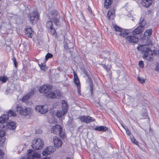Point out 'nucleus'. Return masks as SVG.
<instances>
[{
	"label": "nucleus",
	"instance_id": "nucleus-1",
	"mask_svg": "<svg viewBox=\"0 0 159 159\" xmlns=\"http://www.w3.org/2000/svg\"><path fill=\"white\" fill-rule=\"evenodd\" d=\"M52 87L48 84H45L40 87L39 91L48 95V98L51 99L58 98L61 97L60 92L58 90L52 91Z\"/></svg>",
	"mask_w": 159,
	"mask_h": 159
},
{
	"label": "nucleus",
	"instance_id": "nucleus-2",
	"mask_svg": "<svg viewBox=\"0 0 159 159\" xmlns=\"http://www.w3.org/2000/svg\"><path fill=\"white\" fill-rule=\"evenodd\" d=\"M137 48L139 50L142 52L143 58L148 61L152 60V56L157 54V51L151 50L149 48H147L145 45H140Z\"/></svg>",
	"mask_w": 159,
	"mask_h": 159
},
{
	"label": "nucleus",
	"instance_id": "nucleus-3",
	"mask_svg": "<svg viewBox=\"0 0 159 159\" xmlns=\"http://www.w3.org/2000/svg\"><path fill=\"white\" fill-rule=\"evenodd\" d=\"M27 153L25 157L21 156L20 159H40V153L32 149L27 151Z\"/></svg>",
	"mask_w": 159,
	"mask_h": 159
},
{
	"label": "nucleus",
	"instance_id": "nucleus-4",
	"mask_svg": "<svg viewBox=\"0 0 159 159\" xmlns=\"http://www.w3.org/2000/svg\"><path fill=\"white\" fill-rule=\"evenodd\" d=\"M16 111L21 115L26 116L32 112V109L30 107L23 106L20 104H18L16 107Z\"/></svg>",
	"mask_w": 159,
	"mask_h": 159
},
{
	"label": "nucleus",
	"instance_id": "nucleus-5",
	"mask_svg": "<svg viewBox=\"0 0 159 159\" xmlns=\"http://www.w3.org/2000/svg\"><path fill=\"white\" fill-rule=\"evenodd\" d=\"M113 26L115 30L119 33V34H119L121 37H125L131 33L130 29H124L123 30L122 28L115 25H114Z\"/></svg>",
	"mask_w": 159,
	"mask_h": 159
},
{
	"label": "nucleus",
	"instance_id": "nucleus-6",
	"mask_svg": "<svg viewBox=\"0 0 159 159\" xmlns=\"http://www.w3.org/2000/svg\"><path fill=\"white\" fill-rule=\"evenodd\" d=\"M43 146V141L40 138H38L32 142V147L34 149H40L42 148Z\"/></svg>",
	"mask_w": 159,
	"mask_h": 159
},
{
	"label": "nucleus",
	"instance_id": "nucleus-7",
	"mask_svg": "<svg viewBox=\"0 0 159 159\" xmlns=\"http://www.w3.org/2000/svg\"><path fill=\"white\" fill-rule=\"evenodd\" d=\"M28 17L32 24H34L39 20V15L37 11H33L28 14Z\"/></svg>",
	"mask_w": 159,
	"mask_h": 159
},
{
	"label": "nucleus",
	"instance_id": "nucleus-8",
	"mask_svg": "<svg viewBox=\"0 0 159 159\" xmlns=\"http://www.w3.org/2000/svg\"><path fill=\"white\" fill-rule=\"evenodd\" d=\"M8 115H3L0 117V123H4V122L7 121L9 118V116H12L15 117L16 115V113L11 110H9L8 112Z\"/></svg>",
	"mask_w": 159,
	"mask_h": 159
},
{
	"label": "nucleus",
	"instance_id": "nucleus-9",
	"mask_svg": "<svg viewBox=\"0 0 159 159\" xmlns=\"http://www.w3.org/2000/svg\"><path fill=\"white\" fill-rule=\"evenodd\" d=\"M35 109L40 113L44 114L48 111V107L47 105H38L35 107Z\"/></svg>",
	"mask_w": 159,
	"mask_h": 159
},
{
	"label": "nucleus",
	"instance_id": "nucleus-10",
	"mask_svg": "<svg viewBox=\"0 0 159 159\" xmlns=\"http://www.w3.org/2000/svg\"><path fill=\"white\" fill-rule=\"evenodd\" d=\"M55 151V149L52 146H49L46 148L43 151L42 154L43 156H47L53 153Z\"/></svg>",
	"mask_w": 159,
	"mask_h": 159
},
{
	"label": "nucleus",
	"instance_id": "nucleus-11",
	"mask_svg": "<svg viewBox=\"0 0 159 159\" xmlns=\"http://www.w3.org/2000/svg\"><path fill=\"white\" fill-rule=\"evenodd\" d=\"M62 130V129L60 125H56L55 126H53L52 129L51 131L52 133L55 134H58V135L60 136H61Z\"/></svg>",
	"mask_w": 159,
	"mask_h": 159
},
{
	"label": "nucleus",
	"instance_id": "nucleus-12",
	"mask_svg": "<svg viewBox=\"0 0 159 159\" xmlns=\"http://www.w3.org/2000/svg\"><path fill=\"white\" fill-rule=\"evenodd\" d=\"M4 129L3 125H0V146H2L5 141L4 136L5 135L6 133Z\"/></svg>",
	"mask_w": 159,
	"mask_h": 159
},
{
	"label": "nucleus",
	"instance_id": "nucleus-13",
	"mask_svg": "<svg viewBox=\"0 0 159 159\" xmlns=\"http://www.w3.org/2000/svg\"><path fill=\"white\" fill-rule=\"evenodd\" d=\"M46 27L49 29L50 33L52 35L57 36V33L55 30L52 28L53 24L52 21H48L46 25Z\"/></svg>",
	"mask_w": 159,
	"mask_h": 159
},
{
	"label": "nucleus",
	"instance_id": "nucleus-14",
	"mask_svg": "<svg viewBox=\"0 0 159 159\" xmlns=\"http://www.w3.org/2000/svg\"><path fill=\"white\" fill-rule=\"evenodd\" d=\"M127 41L130 43H135L138 42V38L135 35H129L126 38Z\"/></svg>",
	"mask_w": 159,
	"mask_h": 159
},
{
	"label": "nucleus",
	"instance_id": "nucleus-15",
	"mask_svg": "<svg viewBox=\"0 0 159 159\" xmlns=\"http://www.w3.org/2000/svg\"><path fill=\"white\" fill-rule=\"evenodd\" d=\"M53 143L55 147L59 148L62 145V142L59 137L55 136L53 138Z\"/></svg>",
	"mask_w": 159,
	"mask_h": 159
},
{
	"label": "nucleus",
	"instance_id": "nucleus-16",
	"mask_svg": "<svg viewBox=\"0 0 159 159\" xmlns=\"http://www.w3.org/2000/svg\"><path fill=\"white\" fill-rule=\"evenodd\" d=\"M139 26L136 28L133 31L131 30L130 32L132 33L133 34L136 35L139 34L143 29L144 25H142L140 22L139 23Z\"/></svg>",
	"mask_w": 159,
	"mask_h": 159
},
{
	"label": "nucleus",
	"instance_id": "nucleus-17",
	"mask_svg": "<svg viewBox=\"0 0 159 159\" xmlns=\"http://www.w3.org/2000/svg\"><path fill=\"white\" fill-rule=\"evenodd\" d=\"M34 94V92L33 90L24 96L22 99V101L23 102H25L28 101L30 98V96L33 95Z\"/></svg>",
	"mask_w": 159,
	"mask_h": 159
},
{
	"label": "nucleus",
	"instance_id": "nucleus-18",
	"mask_svg": "<svg viewBox=\"0 0 159 159\" xmlns=\"http://www.w3.org/2000/svg\"><path fill=\"white\" fill-rule=\"evenodd\" d=\"M66 113H64V111L63 110L62 111L60 110L57 111L56 115L57 117L59 118V120L61 121L64 118V116Z\"/></svg>",
	"mask_w": 159,
	"mask_h": 159
},
{
	"label": "nucleus",
	"instance_id": "nucleus-19",
	"mask_svg": "<svg viewBox=\"0 0 159 159\" xmlns=\"http://www.w3.org/2000/svg\"><path fill=\"white\" fill-rule=\"evenodd\" d=\"M26 34L29 37L31 38L33 34V31L32 30L31 27H27L25 29Z\"/></svg>",
	"mask_w": 159,
	"mask_h": 159
},
{
	"label": "nucleus",
	"instance_id": "nucleus-20",
	"mask_svg": "<svg viewBox=\"0 0 159 159\" xmlns=\"http://www.w3.org/2000/svg\"><path fill=\"white\" fill-rule=\"evenodd\" d=\"M61 107L64 113H67L68 109V105L65 100H62L61 101Z\"/></svg>",
	"mask_w": 159,
	"mask_h": 159
},
{
	"label": "nucleus",
	"instance_id": "nucleus-21",
	"mask_svg": "<svg viewBox=\"0 0 159 159\" xmlns=\"http://www.w3.org/2000/svg\"><path fill=\"white\" fill-rule=\"evenodd\" d=\"M115 13L114 9H112L109 10L107 13V16L109 17V19L112 20L115 16Z\"/></svg>",
	"mask_w": 159,
	"mask_h": 159
},
{
	"label": "nucleus",
	"instance_id": "nucleus-22",
	"mask_svg": "<svg viewBox=\"0 0 159 159\" xmlns=\"http://www.w3.org/2000/svg\"><path fill=\"white\" fill-rule=\"evenodd\" d=\"M7 126L10 130H14L16 128V124L13 121H10L7 123Z\"/></svg>",
	"mask_w": 159,
	"mask_h": 159
},
{
	"label": "nucleus",
	"instance_id": "nucleus-23",
	"mask_svg": "<svg viewBox=\"0 0 159 159\" xmlns=\"http://www.w3.org/2000/svg\"><path fill=\"white\" fill-rule=\"evenodd\" d=\"M55 15H57L56 17H52L51 19V20L53 21L56 25H59V20L58 17H59V15L57 14V12H56L54 15H53V16Z\"/></svg>",
	"mask_w": 159,
	"mask_h": 159
},
{
	"label": "nucleus",
	"instance_id": "nucleus-24",
	"mask_svg": "<svg viewBox=\"0 0 159 159\" xmlns=\"http://www.w3.org/2000/svg\"><path fill=\"white\" fill-rule=\"evenodd\" d=\"M142 5L144 7H148L151 4L152 1H141Z\"/></svg>",
	"mask_w": 159,
	"mask_h": 159
},
{
	"label": "nucleus",
	"instance_id": "nucleus-25",
	"mask_svg": "<svg viewBox=\"0 0 159 159\" xmlns=\"http://www.w3.org/2000/svg\"><path fill=\"white\" fill-rule=\"evenodd\" d=\"M79 118L82 122H85L86 123H89V116H81Z\"/></svg>",
	"mask_w": 159,
	"mask_h": 159
},
{
	"label": "nucleus",
	"instance_id": "nucleus-26",
	"mask_svg": "<svg viewBox=\"0 0 159 159\" xmlns=\"http://www.w3.org/2000/svg\"><path fill=\"white\" fill-rule=\"evenodd\" d=\"M95 129L96 130L104 132L107 130L108 128L105 126H101L96 127L95 128Z\"/></svg>",
	"mask_w": 159,
	"mask_h": 159
},
{
	"label": "nucleus",
	"instance_id": "nucleus-27",
	"mask_svg": "<svg viewBox=\"0 0 159 159\" xmlns=\"http://www.w3.org/2000/svg\"><path fill=\"white\" fill-rule=\"evenodd\" d=\"M152 33V30L150 29L147 30L144 33V35L148 38H149Z\"/></svg>",
	"mask_w": 159,
	"mask_h": 159
},
{
	"label": "nucleus",
	"instance_id": "nucleus-28",
	"mask_svg": "<svg viewBox=\"0 0 159 159\" xmlns=\"http://www.w3.org/2000/svg\"><path fill=\"white\" fill-rule=\"evenodd\" d=\"M112 1H104V7L106 8H108L112 3Z\"/></svg>",
	"mask_w": 159,
	"mask_h": 159
},
{
	"label": "nucleus",
	"instance_id": "nucleus-29",
	"mask_svg": "<svg viewBox=\"0 0 159 159\" xmlns=\"http://www.w3.org/2000/svg\"><path fill=\"white\" fill-rule=\"evenodd\" d=\"M123 128L125 129L126 131V132L127 135L129 136L130 138H131L132 137H133V135L131 134L130 132L127 128H126L123 125H122Z\"/></svg>",
	"mask_w": 159,
	"mask_h": 159
},
{
	"label": "nucleus",
	"instance_id": "nucleus-30",
	"mask_svg": "<svg viewBox=\"0 0 159 159\" xmlns=\"http://www.w3.org/2000/svg\"><path fill=\"white\" fill-rule=\"evenodd\" d=\"M8 79L7 77L6 76H1L0 77V81H1L3 83H5L8 80Z\"/></svg>",
	"mask_w": 159,
	"mask_h": 159
},
{
	"label": "nucleus",
	"instance_id": "nucleus-31",
	"mask_svg": "<svg viewBox=\"0 0 159 159\" xmlns=\"http://www.w3.org/2000/svg\"><path fill=\"white\" fill-rule=\"evenodd\" d=\"M130 139L132 143L137 145L138 147H139V145L137 141L135 139L133 136V137H132L131 138H130Z\"/></svg>",
	"mask_w": 159,
	"mask_h": 159
},
{
	"label": "nucleus",
	"instance_id": "nucleus-32",
	"mask_svg": "<svg viewBox=\"0 0 159 159\" xmlns=\"http://www.w3.org/2000/svg\"><path fill=\"white\" fill-rule=\"evenodd\" d=\"M39 65L40 69L42 70H44L46 69V66L44 64L41 63L40 64H39Z\"/></svg>",
	"mask_w": 159,
	"mask_h": 159
},
{
	"label": "nucleus",
	"instance_id": "nucleus-33",
	"mask_svg": "<svg viewBox=\"0 0 159 159\" xmlns=\"http://www.w3.org/2000/svg\"><path fill=\"white\" fill-rule=\"evenodd\" d=\"M74 81L77 87L78 86H80V83L78 78L74 79Z\"/></svg>",
	"mask_w": 159,
	"mask_h": 159
},
{
	"label": "nucleus",
	"instance_id": "nucleus-34",
	"mask_svg": "<svg viewBox=\"0 0 159 159\" xmlns=\"http://www.w3.org/2000/svg\"><path fill=\"white\" fill-rule=\"evenodd\" d=\"M90 92H91V94H92L93 90V82L90 78Z\"/></svg>",
	"mask_w": 159,
	"mask_h": 159
},
{
	"label": "nucleus",
	"instance_id": "nucleus-35",
	"mask_svg": "<svg viewBox=\"0 0 159 159\" xmlns=\"http://www.w3.org/2000/svg\"><path fill=\"white\" fill-rule=\"evenodd\" d=\"M53 57V55L49 53H48L45 56V60H47L49 58L52 57Z\"/></svg>",
	"mask_w": 159,
	"mask_h": 159
},
{
	"label": "nucleus",
	"instance_id": "nucleus-36",
	"mask_svg": "<svg viewBox=\"0 0 159 159\" xmlns=\"http://www.w3.org/2000/svg\"><path fill=\"white\" fill-rule=\"evenodd\" d=\"M138 80L141 84L144 83L145 80V79L139 77H138Z\"/></svg>",
	"mask_w": 159,
	"mask_h": 159
},
{
	"label": "nucleus",
	"instance_id": "nucleus-37",
	"mask_svg": "<svg viewBox=\"0 0 159 159\" xmlns=\"http://www.w3.org/2000/svg\"><path fill=\"white\" fill-rule=\"evenodd\" d=\"M146 45H152V43L151 40L150 39H148L146 42Z\"/></svg>",
	"mask_w": 159,
	"mask_h": 159
},
{
	"label": "nucleus",
	"instance_id": "nucleus-38",
	"mask_svg": "<svg viewBox=\"0 0 159 159\" xmlns=\"http://www.w3.org/2000/svg\"><path fill=\"white\" fill-rule=\"evenodd\" d=\"M155 70L157 72H159V63H157L156 65Z\"/></svg>",
	"mask_w": 159,
	"mask_h": 159
},
{
	"label": "nucleus",
	"instance_id": "nucleus-39",
	"mask_svg": "<svg viewBox=\"0 0 159 159\" xmlns=\"http://www.w3.org/2000/svg\"><path fill=\"white\" fill-rule=\"evenodd\" d=\"M139 65L141 67H143V63L142 61H140L139 63Z\"/></svg>",
	"mask_w": 159,
	"mask_h": 159
},
{
	"label": "nucleus",
	"instance_id": "nucleus-40",
	"mask_svg": "<svg viewBox=\"0 0 159 159\" xmlns=\"http://www.w3.org/2000/svg\"><path fill=\"white\" fill-rule=\"evenodd\" d=\"M103 67L107 71H108L110 70L109 68L106 65L103 66Z\"/></svg>",
	"mask_w": 159,
	"mask_h": 159
},
{
	"label": "nucleus",
	"instance_id": "nucleus-41",
	"mask_svg": "<svg viewBox=\"0 0 159 159\" xmlns=\"http://www.w3.org/2000/svg\"><path fill=\"white\" fill-rule=\"evenodd\" d=\"M4 153L2 152L1 150L0 149V157H4Z\"/></svg>",
	"mask_w": 159,
	"mask_h": 159
},
{
	"label": "nucleus",
	"instance_id": "nucleus-42",
	"mask_svg": "<svg viewBox=\"0 0 159 159\" xmlns=\"http://www.w3.org/2000/svg\"><path fill=\"white\" fill-rule=\"evenodd\" d=\"M77 89H78V92L79 94L80 95V86H78Z\"/></svg>",
	"mask_w": 159,
	"mask_h": 159
},
{
	"label": "nucleus",
	"instance_id": "nucleus-43",
	"mask_svg": "<svg viewBox=\"0 0 159 159\" xmlns=\"http://www.w3.org/2000/svg\"><path fill=\"white\" fill-rule=\"evenodd\" d=\"M73 74L74 75V79L78 78L76 73L74 71L73 72Z\"/></svg>",
	"mask_w": 159,
	"mask_h": 159
},
{
	"label": "nucleus",
	"instance_id": "nucleus-44",
	"mask_svg": "<svg viewBox=\"0 0 159 159\" xmlns=\"http://www.w3.org/2000/svg\"><path fill=\"white\" fill-rule=\"evenodd\" d=\"M95 121L94 118L90 116V122H92V121Z\"/></svg>",
	"mask_w": 159,
	"mask_h": 159
},
{
	"label": "nucleus",
	"instance_id": "nucleus-45",
	"mask_svg": "<svg viewBox=\"0 0 159 159\" xmlns=\"http://www.w3.org/2000/svg\"><path fill=\"white\" fill-rule=\"evenodd\" d=\"M42 132V130L39 129V131H38L37 130H36V133L37 134H40Z\"/></svg>",
	"mask_w": 159,
	"mask_h": 159
},
{
	"label": "nucleus",
	"instance_id": "nucleus-46",
	"mask_svg": "<svg viewBox=\"0 0 159 159\" xmlns=\"http://www.w3.org/2000/svg\"><path fill=\"white\" fill-rule=\"evenodd\" d=\"M83 73L86 76L88 77V78H89V76L88 74L87 73V72L84 70L83 71Z\"/></svg>",
	"mask_w": 159,
	"mask_h": 159
},
{
	"label": "nucleus",
	"instance_id": "nucleus-47",
	"mask_svg": "<svg viewBox=\"0 0 159 159\" xmlns=\"http://www.w3.org/2000/svg\"><path fill=\"white\" fill-rule=\"evenodd\" d=\"M14 64L15 66L16 67V64H17V62L16 61H14Z\"/></svg>",
	"mask_w": 159,
	"mask_h": 159
},
{
	"label": "nucleus",
	"instance_id": "nucleus-48",
	"mask_svg": "<svg viewBox=\"0 0 159 159\" xmlns=\"http://www.w3.org/2000/svg\"><path fill=\"white\" fill-rule=\"evenodd\" d=\"M12 61L14 62V61H16V59L14 57H13V58H12Z\"/></svg>",
	"mask_w": 159,
	"mask_h": 159
},
{
	"label": "nucleus",
	"instance_id": "nucleus-49",
	"mask_svg": "<svg viewBox=\"0 0 159 159\" xmlns=\"http://www.w3.org/2000/svg\"><path fill=\"white\" fill-rule=\"evenodd\" d=\"M0 159H6L5 157H0Z\"/></svg>",
	"mask_w": 159,
	"mask_h": 159
},
{
	"label": "nucleus",
	"instance_id": "nucleus-50",
	"mask_svg": "<svg viewBox=\"0 0 159 159\" xmlns=\"http://www.w3.org/2000/svg\"><path fill=\"white\" fill-rule=\"evenodd\" d=\"M29 10V7H28L26 9V10Z\"/></svg>",
	"mask_w": 159,
	"mask_h": 159
},
{
	"label": "nucleus",
	"instance_id": "nucleus-51",
	"mask_svg": "<svg viewBox=\"0 0 159 159\" xmlns=\"http://www.w3.org/2000/svg\"><path fill=\"white\" fill-rule=\"evenodd\" d=\"M90 13H91V12H92V10L90 9Z\"/></svg>",
	"mask_w": 159,
	"mask_h": 159
},
{
	"label": "nucleus",
	"instance_id": "nucleus-52",
	"mask_svg": "<svg viewBox=\"0 0 159 159\" xmlns=\"http://www.w3.org/2000/svg\"><path fill=\"white\" fill-rule=\"evenodd\" d=\"M47 157H45L44 158H43V159H47Z\"/></svg>",
	"mask_w": 159,
	"mask_h": 159
},
{
	"label": "nucleus",
	"instance_id": "nucleus-53",
	"mask_svg": "<svg viewBox=\"0 0 159 159\" xmlns=\"http://www.w3.org/2000/svg\"><path fill=\"white\" fill-rule=\"evenodd\" d=\"M89 6H88V9H89Z\"/></svg>",
	"mask_w": 159,
	"mask_h": 159
}]
</instances>
